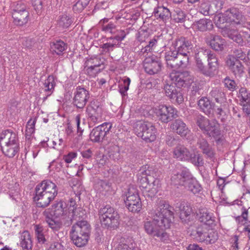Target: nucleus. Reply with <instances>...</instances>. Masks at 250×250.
Instances as JSON below:
<instances>
[{
  "label": "nucleus",
  "mask_w": 250,
  "mask_h": 250,
  "mask_svg": "<svg viewBox=\"0 0 250 250\" xmlns=\"http://www.w3.org/2000/svg\"><path fill=\"white\" fill-rule=\"evenodd\" d=\"M172 208L165 201L161 200L155 210L151 213L152 221L145 223L144 228L148 234L159 238L164 241L168 238L165 229L169 228L173 219Z\"/></svg>",
  "instance_id": "nucleus-1"
},
{
  "label": "nucleus",
  "mask_w": 250,
  "mask_h": 250,
  "mask_svg": "<svg viewBox=\"0 0 250 250\" xmlns=\"http://www.w3.org/2000/svg\"><path fill=\"white\" fill-rule=\"evenodd\" d=\"M196 124L204 134L209 137H213L217 144L222 143L223 140L219 125L216 120L209 121L208 119L201 115L196 118Z\"/></svg>",
  "instance_id": "nucleus-2"
},
{
  "label": "nucleus",
  "mask_w": 250,
  "mask_h": 250,
  "mask_svg": "<svg viewBox=\"0 0 250 250\" xmlns=\"http://www.w3.org/2000/svg\"><path fill=\"white\" fill-rule=\"evenodd\" d=\"M137 135L146 142H152L156 138V129L151 123L139 121L134 125Z\"/></svg>",
  "instance_id": "nucleus-3"
},
{
  "label": "nucleus",
  "mask_w": 250,
  "mask_h": 250,
  "mask_svg": "<svg viewBox=\"0 0 250 250\" xmlns=\"http://www.w3.org/2000/svg\"><path fill=\"white\" fill-rule=\"evenodd\" d=\"M175 157L180 160L188 161L196 167L203 166L204 162L202 155L198 153H191L183 146H177L173 151Z\"/></svg>",
  "instance_id": "nucleus-4"
},
{
  "label": "nucleus",
  "mask_w": 250,
  "mask_h": 250,
  "mask_svg": "<svg viewBox=\"0 0 250 250\" xmlns=\"http://www.w3.org/2000/svg\"><path fill=\"white\" fill-rule=\"evenodd\" d=\"M165 58L167 66L174 70L186 67L189 60V57L176 52L172 49L166 53Z\"/></svg>",
  "instance_id": "nucleus-5"
},
{
  "label": "nucleus",
  "mask_w": 250,
  "mask_h": 250,
  "mask_svg": "<svg viewBox=\"0 0 250 250\" xmlns=\"http://www.w3.org/2000/svg\"><path fill=\"white\" fill-rule=\"evenodd\" d=\"M190 235L199 242H205L207 244H213L218 239V234L212 230H208L203 226L196 227L195 229H190Z\"/></svg>",
  "instance_id": "nucleus-6"
},
{
  "label": "nucleus",
  "mask_w": 250,
  "mask_h": 250,
  "mask_svg": "<svg viewBox=\"0 0 250 250\" xmlns=\"http://www.w3.org/2000/svg\"><path fill=\"white\" fill-rule=\"evenodd\" d=\"M153 112L158 120L167 123L178 117L177 110L171 106L161 104L153 109Z\"/></svg>",
  "instance_id": "nucleus-7"
},
{
  "label": "nucleus",
  "mask_w": 250,
  "mask_h": 250,
  "mask_svg": "<svg viewBox=\"0 0 250 250\" xmlns=\"http://www.w3.org/2000/svg\"><path fill=\"white\" fill-rule=\"evenodd\" d=\"M125 206L129 211L138 212L142 208V204L138 192L134 189H129L125 200Z\"/></svg>",
  "instance_id": "nucleus-8"
},
{
  "label": "nucleus",
  "mask_w": 250,
  "mask_h": 250,
  "mask_svg": "<svg viewBox=\"0 0 250 250\" xmlns=\"http://www.w3.org/2000/svg\"><path fill=\"white\" fill-rule=\"evenodd\" d=\"M170 76L171 83L180 89L182 87L188 86L193 82L192 77L187 71L172 73Z\"/></svg>",
  "instance_id": "nucleus-9"
},
{
  "label": "nucleus",
  "mask_w": 250,
  "mask_h": 250,
  "mask_svg": "<svg viewBox=\"0 0 250 250\" xmlns=\"http://www.w3.org/2000/svg\"><path fill=\"white\" fill-rule=\"evenodd\" d=\"M112 124L110 122L104 123L95 127L90 133V140L95 143L102 142L107 134L109 133Z\"/></svg>",
  "instance_id": "nucleus-10"
},
{
  "label": "nucleus",
  "mask_w": 250,
  "mask_h": 250,
  "mask_svg": "<svg viewBox=\"0 0 250 250\" xmlns=\"http://www.w3.org/2000/svg\"><path fill=\"white\" fill-rule=\"evenodd\" d=\"M140 175L138 178V180L142 184V187L144 188H147V186H150V182L153 179H150L151 178L156 179L157 175L156 171L153 169L152 167H149L148 165H146L142 167L140 170ZM156 182V180L152 181V184Z\"/></svg>",
  "instance_id": "nucleus-11"
},
{
  "label": "nucleus",
  "mask_w": 250,
  "mask_h": 250,
  "mask_svg": "<svg viewBox=\"0 0 250 250\" xmlns=\"http://www.w3.org/2000/svg\"><path fill=\"white\" fill-rule=\"evenodd\" d=\"M89 97L88 90L84 87L78 86L74 92L72 104L77 108L82 109L85 106Z\"/></svg>",
  "instance_id": "nucleus-12"
},
{
  "label": "nucleus",
  "mask_w": 250,
  "mask_h": 250,
  "mask_svg": "<svg viewBox=\"0 0 250 250\" xmlns=\"http://www.w3.org/2000/svg\"><path fill=\"white\" fill-rule=\"evenodd\" d=\"M143 63L145 71L150 75H154L159 72L162 66L160 58L155 55L146 57Z\"/></svg>",
  "instance_id": "nucleus-13"
},
{
  "label": "nucleus",
  "mask_w": 250,
  "mask_h": 250,
  "mask_svg": "<svg viewBox=\"0 0 250 250\" xmlns=\"http://www.w3.org/2000/svg\"><path fill=\"white\" fill-rule=\"evenodd\" d=\"M176 85L171 83L165 84L164 90L166 95L174 103L180 104L184 101V97L182 90L176 88Z\"/></svg>",
  "instance_id": "nucleus-14"
},
{
  "label": "nucleus",
  "mask_w": 250,
  "mask_h": 250,
  "mask_svg": "<svg viewBox=\"0 0 250 250\" xmlns=\"http://www.w3.org/2000/svg\"><path fill=\"white\" fill-rule=\"evenodd\" d=\"M172 46L174 48L173 51L189 57V50L192 49V44L190 41L181 37L172 42Z\"/></svg>",
  "instance_id": "nucleus-15"
},
{
  "label": "nucleus",
  "mask_w": 250,
  "mask_h": 250,
  "mask_svg": "<svg viewBox=\"0 0 250 250\" xmlns=\"http://www.w3.org/2000/svg\"><path fill=\"white\" fill-rule=\"evenodd\" d=\"M239 9L232 7L226 11V15L228 17L229 22H234L236 24L246 26L249 22L247 18Z\"/></svg>",
  "instance_id": "nucleus-16"
},
{
  "label": "nucleus",
  "mask_w": 250,
  "mask_h": 250,
  "mask_svg": "<svg viewBox=\"0 0 250 250\" xmlns=\"http://www.w3.org/2000/svg\"><path fill=\"white\" fill-rule=\"evenodd\" d=\"M180 211V218L184 225L191 227L193 224V215L192 214V208L190 205L186 202H181L178 206Z\"/></svg>",
  "instance_id": "nucleus-17"
},
{
  "label": "nucleus",
  "mask_w": 250,
  "mask_h": 250,
  "mask_svg": "<svg viewBox=\"0 0 250 250\" xmlns=\"http://www.w3.org/2000/svg\"><path fill=\"white\" fill-rule=\"evenodd\" d=\"M205 42L214 50L221 52L226 45V41L220 36L209 33L205 38Z\"/></svg>",
  "instance_id": "nucleus-18"
},
{
  "label": "nucleus",
  "mask_w": 250,
  "mask_h": 250,
  "mask_svg": "<svg viewBox=\"0 0 250 250\" xmlns=\"http://www.w3.org/2000/svg\"><path fill=\"white\" fill-rule=\"evenodd\" d=\"M197 146L207 159L212 160L214 158L215 150L207 139L201 136H200L197 140Z\"/></svg>",
  "instance_id": "nucleus-19"
},
{
  "label": "nucleus",
  "mask_w": 250,
  "mask_h": 250,
  "mask_svg": "<svg viewBox=\"0 0 250 250\" xmlns=\"http://www.w3.org/2000/svg\"><path fill=\"white\" fill-rule=\"evenodd\" d=\"M226 63L236 77H241L244 73V67L242 62L233 56H229L227 58Z\"/></svg>",
  "instance_id": "nucleus-20"
},
{
  "label": "nucleus",
  "mask_w": 250,
  "mask_h": 250,
  "mask_svg": "<svg viewBox=\"0 0 250 250\" xmlns=\"http://www.w3.org/2000/svg\"><path fill=\"white\" fill-rule=\"evenodd\" d=\"M35 192L36 195L34 197V200L39 208H46L55 198V196L51 195L49 193H45L36 188H35Z\"/></svg>",
  "instance_id": "nucleus-21"
},
{
  "label": "nucleus",
  "mask_w": 250,
  "mask_h": 250,
  "mask_svg": "<svg viewBox=\"0 0 250 250\" xmlns=\"http://www.w3.org/2000/svg\"><path fill=\"white\" fill-rule=\"evenodd\" d=\"M120 215L118 212L111 214L110 216L104 217L101 220L102 227L109 230H115L118 228L120 225Z\"/></svg>",
  "instance_id": "nucleus-22"
},
{
  "label": "nucleus",
  "mask_w": 250,
  "mask_h": 250,
  "mask_svg": "<svg viewBox=\"0 0 250 250\" xmlns=\"http://www.w3.org/2000/svg\"><path fill=\"white\" fill-rule=\"evenodd\" d=\"M172 131L182 137H186L190 133V130L187 125L181 119L174 120L170 125Z\"/></svg>",
  "instance_id": "nucleus-23"
},
{
  "label": "nucleus",
  "mask_w": 250,
  "mask_h": 250,
  "mask_svg": "<svg viewBox=\"0 0 250 250\" xmlns=\"http://www.w3.org/2000/svg\"><path fill=\"white\" fill-rule=\"evenodd\" d=\"M102 29L106 33L115 34L114 37H110V38L118 41L123 40L126 36V34L124 30H118L116 26L111 22L102 25Z\"/></svg>",
  "instance_id": "nucleus-24"
},
{
  "label": "nucleus",
  "mask_w": 250,
  "mask_h": 250,
  "mask_svg": "<svg viewBox=\"0 0 250 250\" xmlns=\"http://www.w3.org/2000/svg\"><path fill=\"white\" fill-rule=\"evenodd\" d=\"M91 227L90 224L84 220L77 221L71 228L70 233L82 234L83 235L90 236Z\"/></svg>",
  "instance_id": "nucleus-25"
},
{
  "label": "nucleus",
  "mask_w": 250,
  "mask_h": 250,
  "mask_svg": "<svg viewBox=\"0 0 250 250\" xmlns=\"http://www.w3.org/2000/svg\"><path fill=\"white\" fill-rule=\"evenodd\" d=\"M191 174L188 170L183 169L180 172L173 174L171 177V183L175 186H185Z\"/></svg>",
  "instance_id": "nucleus-26"
},
{
  "label": "nucleus",
  "mask_w": 250,
  "mask_h": 250,
  "mask_svg": "<svg viewBox=\"0 0 250 250\" xmlns=\"http://www.w3.org/2000/svg\"><path fill=\"white\" fill-rule=\"evenodd\" d=\"M37 189L41 190L42 192L45 193L50 194L53 196H56L58 194L57 186L55 183L49 180H44L38 184L36 188Z\"/></svg>",
  "instance_id": "nucleus-27"
},
{
  "label": "nucleus",
  "mask_w": 250,
  "mask_h": 250,
  "mask_svg": "<svg viewBox=\"0 0 250 250\" xmlns=\"http://www.w3.org/2000/svg\"><path fill=\"white\" fill-rule=\"evenodd\" d=\"M14 144H18L16 133L9 130L2 131L0 135V145L6 146Z\"/></svg>",
  "instance_id": "nucleus-28"
},
{
  "label": "nucleus",
  "mask_w": 250,
  "mask_h": 250,
  "mask_svg": "<svg viewBox=\"0 0 250 250\" xmlns=\"http://www.w3.org/2000/svg\"><path fill=\"white\" fill-rule=\"evenodd\" d=\"M205 53L199 52L196 55V66L198 71L206 76L211 77L208 66H206L203 63V61L206 59Z\"/></svg>",
  "instance_id": "nucleus-29"
},
{
  "label": "nucleus",
  "mask_w": 250,
  "mask_h": 250,
  "mask_svg": "<svg viewBox=\"0 0 250 250\" xmlns=\"http://www.w3.org/2000/svg\"><path fill=\"white\" fill-rule=\"evenodd\" d=\"M157 20L160 19L164 22H166L171 17V12L169 10L163 6H157L154 8L152 13Z\"/></svg>",
  "instance_id": "nucleus-30"
},
{
  "label": "nucleus",
  "mask_w": 250,
  "mask_h": 250,
  "mask_svg": "<svg viewBox=\"0 0 250 250\" xmlns=\"http://www.w3.org/2000/svg\"><path fill=\"white\" fill-rule=\"evenodd\" d=\"M211 51L209 50H205L204 53L208 58V66L211 77L214 76L218 68V60L215 55L213 53H210Z\"/></svg>",
  "instance_id": "nucleus-31"
},
{
  "label": "nucleus",
  "mask_w": 250,
  "mask_h": 250,
  "mask_svg": "<svg viewBox=\"0 0 250 250\" xmlns=\"http://www.w3.org/2000/svg\"><path fill=\"white\" fill-rule=\"evenodd\" d=\"M199 220L207 225L210 226L214 223L212 214L206 208H200L197 214Z\"/></svg>",
  "instance_id": "nucleus-32"
},
{
  "label": "nucleus",
  "mask_w": 250,
  "mask_h": 250,
  "mask_svg": "<svg viewBox=\"0 0 250 250\" xmlns=\"http://www.w3.org/2000/svg\"><path fill=\"white\" fill-rule=\"evenodd\" d=\"M28 11H22L20 13H12V17L15 24L19 26H23L27 23L29 20Z\"/></svg>",
  "instance_id": "nucleus-33"
},
{
  "label": "nucleus",
  "mask_w": 250,
  "mask_h": 250,
  "mask_svg": "<svg viewBox=\"0 0 250 250\" xmlns=\"http://www.w3.org/2000/svg\"><path fill=\"white\" fill-rule=\"evenodd\" d=\"M92 110L89 118L93 123H98L101 121L103 110L102 106L93 104L91 106Z\"/></svg>",
  "instance_id": "nucleus-34"
},
{
  "label": "nucleus",
  "mask_w": 250,
  "mask_h": 250,
  "mask_svg": "<svg viewBox=\"0 0 250 250\" xmlns=\"http://www.w3.org/2000/svg\"><path fill=\"white\" fill-rule=\"evenodd\" d=\"M70 237L73 244L78 247L86 245L89 238V236H84L82 234L70 233Z\"/></svg>",
  "instance_id": "nucleus-35"
},
{
  "label": "nucleus",
  "mask_w": 250,
  "mask_h": 250,
  "mask_svg": "<svg viewBox=\"0 0 250 250\" xmlns=\"http://www.w3.org/2000/svg\"><path fill=\"white\" fill-rule=\"evenodd\" d=\"M198 105L206 114L209 115L212 113L213 104L207 97H202L198 101Z\"/></svg>",
  "instance_id": "nucleus-36"
},
{
  "label": "nucleus",
  "mask_w": 250,
  "mask_h": 250,
  "mask_svg": "<svg viewBox=\"0 0 250 250\" xmlns=\"http://www.w3.org/2000/svg\"><path fill=\"white\" fill-rule=\"evenodd\" d=\"M194 26L196 29L202 32L211 30L213 27L212 21L207 19L200 20L196 22Z\"/></svg>",
  "instance_id": "nucleus-37"
},
{
  "label": "nucleus",
  "mask_w": 250,
  "mask_h": 250,
  "mask_svg": "<svg viewBox=\"0 0 250 250\" xmlns=\"http://www.w3.org/2000/svg\"><path fill=\"white\" fill-rule=\"evenodd\" d=\"M212 98L221 104L225 103L226 98L223 90L221 88L215 87L212 88L209 93Z\"/></svg>",
  "instance_id": "nucleus-38"
},
{
  "label": "nucleus",
  "mask_w": 250,
  "mask_h": 250,
  "mask_svg": "<svg viewBox=\"0 0 250 250\" xmlns=\"http://www.w3.org/2000/svg\"><path fill=\"white\" fill-rule=\"evenodd\" d=\"M185 187L194 194L199 193L202 188L200 184L192 177L191 174L190 176V178L188 180Z\"/></svg>",
  "instance_id": "nucleus-39"
},
{
  "label": "nucleus",
  "mask_w": 250,
  "mask_h": 250,
  "mask_svg": "<svg viewBox=\"0 0 250 250\" xmlns=\"http://www.w3.org/2000/svg\"><path fill=\"white\" fill-rule=\"evenodd\" d=\"M0 146L3 153L9 158L13 157L19 149V144Z\"/></svg>",
  "instance_id": "nucleus-40"
},
{
  "label": "nucleus",
  "mask_w": 250,
  "mask_h": 250,
  "mask_svg": "<svg viewBox=\"0 0 250 250\" xmlns=\"http://www.w3.org/2000/svg\"><path fill=\"white\" fill-rule=\"evenodd\" d=\"M187 15L182 9L176 8L171 13V19L176 23H183L186 21Z\"/></svg>",
  "instance_id": "nucleus-41"
},
{
  "label": "nucleus",
  "mask_w": 250,
  "mask_h": 250,
  "mask_svg": "<svg viewBox=\"0 0 250 250\" xmlns=\"http://www.w3.org/2000/svg\"><path fill=\"white\" fill-rule=\"evenodd\" d=\"M21 246L23 250H31L32 241L29 232L27 231H23L21 235Z\"/></svg>",
  "instance_id": "nucleus-42"
},
{
  "label": "nucleus",
  "mask_w": 250,
  "mask_h": 250,
  "mask_svg": "<svg viewBox=\"0 0 250 250\" xmlns=\"http://www.w3.org/2000/svg\"><path fill=\"white\" fill-rule=\"evenodd\" d=\"M51 50L57 55H61L67 48V45L63 41L59 40L50 44Z\"/></svg>",
  "instance_id": "nucleus-43"
},
{
  "label": "nucleus",
  "mask_w": 250,
  "mask_h": 250,
  "mask_svg": "<svg viewBox=\"0 0 250 250\" xmlns=\"http://www.w3.org/2000/svg\"><path fill=\"white\" fill-rule=\"evenodd\" d=\"M63 206V203L61 201L57 202L52 205L51 210L54 216L59 218L63 215L64 211Z\"/></svg>",
  "instance_id": "nucleus-44"
},
{
  "label": "nucleus",
  "mask_w": 250,
  "mask_h": 250,
  "mask_svg": "<svg viewBox=\"0 0 250 250\" xmlns=\"http://www.w3.org/2000/svg\"><path fill=\"white\" fill-rule=\"evenodd\" d=\"M117 211L109 205L102 206L99 210V215L100 220L104 218V217L110 216Z\"/></svg>",
  "instance_id": "nucleus-45"
},
{
  "label": "nucleus",
  "mask_w": 250,
  "mask_h": 250,
  "mask_svg": "<svg viewBox=\"0 0 250 250\" xmlns=\"http://www.w3.org/2000/svg\"><path fill=\"white\" fill-rule=\"evenodd\" d=\"M117 211L109 205L102 206L99 210V215L100 220L104 218V217L110 216Z\"/></svg>",
  "instance_id": "nucleus-46"
},
{
  "label": "nucleus",
  "mask_w": 250,
  "mask_h": 250,
  "mask_svg": "<svg viewBox=\"0 0 250 250\" xmlns=\"http://www.w3.org/2000/svg\"><path fill=\"white\" fill-rule=\"evenodd\" d=\"M124 239H121L120 242H115L114 250H140L138 248L134 246L132 244H131L130 246H128L124 243Z\"/></svg>",
  "instance_id": "nucleus-47"
},
{
  "label": "nucleus",
  "mask_w": 250,
  "mask_h": 250,
  "mask_svg": "<svg viewBox=\"0 0 250 250\" xmlns=\"http://www.w3.org/2000/svg\"><path fill=\"white\" fill-rule=\"evenodd\" d=\"M72 20L71 18L66 14H63L59 16L58 20V25L62 28H67L72 23Z\"/></svg>",
  "instance_id": "nucleus-48"
},
{
  "label": "nucleus",
  "mask_w": 250,
  "mask_h": 250,
  "mask_svg": "<svg viewBox=\"0 0 250 250\" xmlns=\"http://www.w3.org/2000/svg\"><path fill=\"white\" fill-rule=\"evenodd\" d=\"M160 40V38L159 37L155 36L148 42V44L146 45L144 48L142 49V52L145 53L152 51L155 48Z\"/></svg>",
  "instance_id": "nucleus-49"
},
{
  "label": "nucleus",
  "mask_w": 250,
  "mask_h": 250,
  "mask_svg": "<svg viewBox=\"0 0 250 250\" xmlns=\"http://www.w3.org/2000/svg\"><path fill=\"white\" fill-rule=\"evenodd\" d=\"M228 17L226 15V12L224 13H219L214 17V23L219 28L223 27V24L225 22H229Z\"/></svg>",
  "instance_id": "nucleus-50"
},
{
  "label": "nucleus",
  "mask_w": 250,
  "mask_h": 250,
  "mask_svg": "<svg viewBox=\"0 0 250 250\" xmlns=\"http://www.w3.org/2000/svg\"><path fill=\"white\" fill-rule=\"evenodd\" d=\"M210 4L208 0H203L200 7V12L205 16L213 14L210 9Z\"/></svg>",
  "instance_id": "nucleus-51"
},
{
  "label": "nucleus",
  "mask_w": 250,
  "mask_h": 250,
  "mask_svg": "<svg viewBox=\"0 0 250 250\" xmlns=\"http://www.w3.org/2000/svg\"><path fill=\"white\" fill-rule=\"evenodd\" d=\"M12 13H20L22 12V11H28L27 10V6L22 1L14 2L12 5Z\"/></svg>",
  "instance_id": "nucleus-52"
},
{
  "label": "nucleus",
  "mask_w": 250,
  "mask_h": 250,
  "mask_svg": "<svg viewBox=\"0 0 250 250\" xmlns=\"http://www.w3.org/2000/svg\"><path fill=\"white\" fill-rule=\"evenodd\" d=\"M72 214L71 216L72 217L73 220H77L80 218H83L85 215V211L80 207L75 208L71 209Z\"/></svg>",
  "instance_id": "nucleus-53"
},
{
  "label": "nucleus",
  "mask_w": 250,
  "mask_h": 250,
  "mask_svg": "<svg viewBox=\"0 0 250 250\" xmlns=\"http://www.w3.org/2000/svg\"><path fill=\"white\" fill-rule=\"evenodd\" d=\"M36 122V119L35 118L33 120L30 119L27 122L25 133L26 138L29 139L32 134L34 132Z\"/></svg>",
  "instance_id": "nucleus-54"
},
{
  "label": "nucleus",
  "mask_w": 250,
  "mask_h": 250,
  "mask_svg": "<svg viewBox=\"0 0 250 250\" xmlns=\"http://www.w3.org/2000/svg\"><path fill=\"white\" fill-rule=\"evenodd\" d=\"M34 228L35 233L38 240V241L39 242L44 243L46 240L42 232L43 230L42 227L39 225H36L35 226Z\"/></svg>",
  "instance_id": "nucleus-55"
},
{
  "label": "nucleus",
  "mask_w": 250,
  "mask_h": 250,
  "mask_svg": "<svg viewBox=\"0 0 250 250\" xmlns=\"http://www.w3.org/2000/svg\"><path fill=\"white\" fill-rule=\"evenodd\" d=\"M130 83V79L129 78H126L123 80V84L119 85V91L123 96L126 95V92L128 90Z\"/></svg>",
  "instance_id": "nucleus-56"
},
{
  "label": "nucleus",
  "mask_w": 250,
  "mask_h": 250,
  "mask_svg": "<svg viewBox=\"0 0 250 250\" xmlns=\"http://www.w3.org/2000/svg\"><path fill=\"white\" fill-rule=\"evenodd\" d=\"M103 64V62L101 61V59L98 58H95L94 59L90 58L85 62L86 66H88V65H90L98 68H99V67Z\"/></svg>",
  "instance_id": "nucleus-57"
},
{
  "label": "nucleus",
  "mask_w": 250,
  "mask_h": 250,
  "mask_svg": "<svg viewBox=\"0 0 250 250\" xmlns=\"http://www.w3.org/2000/svg\"><path fill=\"white\" fill-rule=\"evenodd\" d=\"M55 84V83L54 81L53 77L49 76L44 83V85L45 88V90L48 92H51L52 89H54Z\"/></svg>",
  "instance_id": "nucleus-58"
},
{
  "label": "nucleus",
  "mask_w": 250,
  "mask_h": 250,
  "mask_svg": "<svg viewBox=\"0 0 250 250\" xmlns=\"http://www.w3.org/2000/svg\"><path fill=\"white\" fill-rule=\"evenodd\" d=\"M239 97L246 104L250 103V93H248L245 88H241L240 89Z\"/></svg>",
  "instance_id": "nucleus-59"
},
{
  "label": "nucleus",
  "mask_w": 250,
  "mask_h": 250,
  "mask_svg": "<svg viewBox=\"0 0 250 250\" xmlns=\"http://www.w3.org/2000/svg\"><path fill=\"white\" fill-rule=\"evenodd\" d=\"M84 68L86 73L92 77L96 76V74L101 70L100 68L93 67L90 65H88V66H86V65H85Z\"/></svg>",
  "instance_id": "nucleus-60"
},
{
  "label": "nucleus",
  "mask_w": 250,
  "mask_h": 250,
  "mask_svg": "<svg viewBox=\"0 0 250 250\" xmlns=\"http://www.w3.org/2000/svg\"><path fill=\"white\" fill-rule=\"evenodd\" d=\"M86 6L81 0H78L72 6V9L75 13L82 12Z\"/></svg>",
  "instance_id": "nucleus-61"
},
{
  "label": "nucleus",
  "mask_w": 250,
  "mask_h": 250,
  "mask_svg": "<svg viewBox=\"0 0 250 250\" xmlns=\"http://www.w3.org/2000/svg\"><path fill=\"white\" fill-rule=\"evenodd\" d=\"M224 83L225 86L231 91H233L236 89L237 85L235 81L230 79L229 78H226L224 79Z\"/></svg>",
  "instance_id": "nucleus-62"
},
{
  "label": "nucleus",
  "mask_w": 250,
  "mask_h": 250,
  "mask_svg": "<svg viewBox=\"0 0 250 250\" xmlns=\"http://www.w3.org/2000/svg\"><path fill=\"white\" fill-rule=\"evenodd\" d=\"M233 56L238 60L245 62L246 58V54L242 51L241 49H235L233 50Z\"/></svg>",
  "instance_id": "nucleus-63"
},
{
  "label": "nucleus",
  "mask_w": 250,
  "mask_h": 250,
  "mask_svg": "<svg viewBox=\"0 0 250 250\" xmlns=\"http://www.w3.org/2000/svg\"><path fill=\"white\" fill-rule=\"evenodd\" d=\"M230 39L232 40L234 42L241 45H242L244 43L242 36L236 30H235L233 32Z\"/></svg>",
  "instance_id": "nucleus-64"
}]
</instances>
